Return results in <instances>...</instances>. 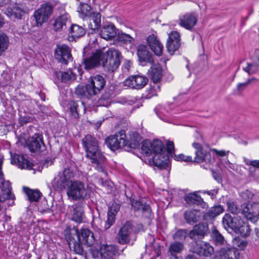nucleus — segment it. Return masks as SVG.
Returning a JSON list of instances; mask_svg holds the SVG:
<instances>
[{"label":"nucleus","mask_w":259,"mask_h":259,"mask_svg":"<svg viewBox=\"0 0 259 259\" xmlns=\"http://www.w3.org/2000/svg\"><path fill=\"white\" fill-rule=\"evenodd\" d=\"M259 69V65L255 62H247L245 66L242 67L244 71L246 72L249 75H253L256 73Z\"/></svg>","instance_id":"obj_40"},{"label":"nucleus","mask_w":259,"mask_h":259,"mask_svg":"<svg viewBox=\"0 0 259 259\" xmlns=\"http://www.w3.org/2000/svg\"><path fill=\"white\" fill-rule=\"evenodd\" d=\"M239 252L234 247L226 246L220 249L217 256L218 259H238Z\"/></svg>","instance_id":"obj_21"},{"label":"nucleus","mask_w":259,"mask_h":259,"mask_svg":"<svg viewBox=\"0 0 259 259\" xmlns=\"http://www.w3.org/2000/svg\"><path fill=\"white\" fill-rule=\"evenodd\" d=\"M85 33V30L81 26L72 24L70 28L69 40L73 41L75 38L82 36Z\"/></svg>","instance_id":"obj_25"},{"label":"nucleus","mask_w":259,"mask_h":259,"mask_svg":"<svg viewBox=\"0 0 259 259\" xmlns=\"http://www.w3.org/2000/svg\"><path fill=\"white\" fill-rule=\"evenodd\" d=\"M183 245L180 242H175L171 244L169 247V251L171 255L176 259H179L175 255L176 253L180 252L183 249Z\"/></svg>","instance_id":"obj_44"},{"label":"nucleus","mask_w":259,"mask_h":259,"mask_svg":"<svg viewBox=\"0 0 259 259\" xmlns=\"http://www.w3.org/2000/svg\"><path fill=\"white\" fill-rule=\"evenodd\" d=\"M208 227L206 223H199L194 226L193 229L189 233V236L192 239L203 238L207 234Z\"/></svg>","instance_id":"obj_17"},{"label":"nucleus","mask_w":259,"mask_h":259,"mask_svg":"<svg viewBox=\"0 0 259 259\" xmlns=\"http://www.w3.org/2000/svg\"><path fill=\"white\" fill-rule=\"evenodd\" d=\"M233 245L234 248L238 247L240 249H243L247 245V241L246 240L242 239L239 237H235L232 241Z\"/></svg>","instance_id":"obj_47"},{"label":"nucleus","mask_w":259,"mask_h":259,"mask_svg":"<svg viewBox=\"0 0 259 259\" xmlns=\"http://www.w3.org/2000/svg\"><path fill=\"white\" fill-rule=\"evenodd\" d=\"M148 79L141 75H134L129 77L124 81L125 86L133 89H141L147 83Z\"/></svg>","instance_id":"obj_14"},{"label":"nucleus","mask_w":259,"mask_h":259,"mask_svg":"<svg viewBox=\"0 0 259 259\" xmlns=\"http://www.w3.org/2000/svg\"><path fill=\"white\" fill-rule=\"evenodd\" d=\"M25 193L27 195L28 199L31 202L37 201L41 197V193L35 190H32L29 188H24Z\"/></svg>","instance_id":"obj_39"},{"label":"nucleus","mask_w":259,"mask_h":259,"mask_svg":"<svg viewBox=\"0 0 259 259\" xmlns=\"http://www.w3.org/2000/svg\"><path fill=\"white\" fill-rule=\"evenodd\" d=\"M227 209L233 214H237L240 212V209L235 201L229 200L227 202Z\"/></svg>","instance_id":"obj_48"},{"label":"nucleus","mask_w":259,"mask_h":259,"mask_svg":"<svg viewBox=\"0 0 259 259\" xmlns=\"http://www.w3.org/2000/svg\"><path fill=\"white\" fill-rule=\"evenodd\" d=\"M151 145L152 152L154 154L153 156L154 165L160 169H167L168 167V157L165 151L164 145L158 140H153Z\"/></svg>","instance_id":"obj_5"},{"label":"nucleus","mask_w":259,"mask_h":259,"mask_svg":"<svg viewBox=\"0 0 259 259\" xmlns=\"http://www.w3.org/2000/svg\"><path fill=\"white\" fill-rule=\"evenodd\" d=\"M105 80L104 77L100 75H96L91 77L90 81L88 84L89 92L93 95L98 94L105 85Z\"/></svg>","instance_id":"obj_13"},{"label":"nucleus","mask_w":259,"mask_h":259,"mask_svg":"<svg viewBox=\"0 0 259 259\" xmlns=\"http://www.w3.org/2000/svg\"><path fill=\"white\" fill-rule=\"evenodd\" d=\"M147 44L154 54L158 56H160L163 52V45L157 39V37L154 34L150 35L147 38Z\"/></svg>","instance_id":"obj_19"},{"label":"nucleus","mask_w":259,"mask_h":259,"mask_svg":"<svg viewBox=\"0 0 259 259\" xmlns=\"http://www.w3.org/2000/svg\"><path fill=\"white\" fill-rule=\"evenodd\" d=\"M69 15L65 13L60 16L55 21L54 24V29L56 31H60L63 29V27L65 26L67 23H69Z\"/></svg>","instance_id":"obj_32"},{"label":"nucleus","mask_w":259,"mask_h":259,"mask_svg":"<svg viewBox=\"0 0 259 259\" xmlns=\"http://www.w3.org/2000/svg\"><path fill=\"white\" fill-rule=\"evenodd\" d=\"M79 242L88 246L92 245L95 241L93 233L87 228L82 229L79 232L76 231Z\"/></svg>","instance_id":"obj_20"},{"label":"nucleus","mask_w":259,"mask_h":259,"mask_svg":"<svg viewBox=\"0 0 259 259\" xmlns=\"http://www.w3.org/2000/svg\"><path fill=\"white\" fill-rule=\"evenodd\" d=\"M241 213L248 220L255 222L259 219V202L244 203Z\"/></svg>","instance_id":"obj_9"},{"label":"nucleus","mask_w":259,"mask_h":259,"mask_svg":"<svg viewBox=\"0 0 259 259\" xmlns=\"http://www.w3.org/2000/svg\"><path fill=\"white\" fill-rule=\"evenodd\" d=\"M90 252L94 258H100L101 259V245L99 249L95 247H92L90 249Z\"/></svg>","instance_id":"obj_57"},{"label":"nucleus","mask_w":259,"mask_h":259,"mask_svg":"<svg viewBox=\"0 0 259 259\" xmlns=\"http://www.w3.org/2000/svg\"><path fill=\"white\" fill-rule=\"evenodd\" d=\"M145 202H143V200H134L133 199L131 200V205L133 207L135 210H139V208L143 206V204Z\"/></svg>","instance_id":"obj_58"},{"label":"nucleus","mask_w":259,"mask_h":259,"mask_svg":"<svg viewBox=\"0 0 259 259\" xmlns=\"http://www.w3.org/2000/svg\"><path fill=\"white\" fill-rule=\"evenodd\" d=\"M115 214L114 213L110 212L108 213V218L105 222L104 230L109 229L115 222Z\"/></svg>","instance_id":"obj_54"},{"label":"nucleus","mask_w":259,"mask_h":259,"mask_svg":"<svg viewBox=\"0 0 259 259\" xmlns=\"http://www.w3.org/2000/svg\"><path fill=\"white\" fill-rule=\"evenodd\" d=\"M192 146L196 149V156L194 159V161L197 163H200L203 161L204 157L207 151L204 150L201 144L198 143H193Z\"/></svg>","instance_id":"obj_30"},{"label":"nucleus","mask_w":259,"mask_h":259,"mask_svg":"<svg viewBox=\"0 0 259 259\" xmlns=\"http://www.w3.org/2000/svg\"><path fill=\"white\" fill-rule=\"evenodd\" d=\"M54 5L50 2L41 5L40 7L35 11L33 16L37 26H40L47 22L53 12Z\"/></svg>","instance_id":"obj_8"},{"label":"nucleus","mask_w":259,"mask_h":259,"mask_svg":"<svg viewBox=\"0 0 259 259\" xmlns=\"http://www.w3.org/2000/svg\"><path fill=\"white\" fill-rule=\"evenodd\" d=\"M180 40V35L177 31H173L169 34L167 41H177L178 42H181Z\"/></svg>","instance_id":"obj_56"},{"label":"nucleus","mask_w":259,"mask_h":259,"mask_svg":"<svg viewBox=\"0 0 259 259\" xmlns=\"http://www.w3.org/2000/svg\"><path fill=\"white\" fill-rule=\"evenodd\" d=\"M27 145L32 152H41L46 149V146L42 140V136L39 134H35L28 139Z\"/></svg>","instance_id":"obj_11"},{"label":"nucleus","mask_w":259,"mask_h":259,"mask_svg":"<svg viewBox=\"0 0 259 259\" xmlns=\"http://www.w3.org/2000/svg\"><path fill=\"white\" fill-rule=\"evenodd\" d=\"M198 212L195 209L188 210L184 214V219L189 224H193L196 223L199 219Z\"/></svg>","instance_id":"obj_34"},{"label":"nucleus","mask_w":259,"mask_h":259,"mask_svg":"<svg viewBox=\"0 0 259 259\" xmlns=\"http://www.w3.org/2000/svg\"><path fill=\"white\" fill-rule=\"evenodd\" d=\"M152 65L150 71V75L154 83L158 82L162 77V69L159 64H151Z\"/></svg>","instance_id":"obj_28"},{"label":"nucleus","mask_w":259,"mask_h":259,"mask_svg":"<svg viewBox=\"0 0 259 259\" xmlns=\"http://www.w3.org/2000/svg\"><path fill=\"white\" fill-rule=\"evenodd\" d=\"M116 29L113 24L104 26L100 31V36L106 39L110 40L116 35Z\"/></svg>","instance_id":"obj_23"},{"label":"nucleus","mask_w":259,"mask_h":259,"mask_svg":"<svg viewBox=\"0 0 259 259\" xmlns=\"http://www.w3.org/2000/svg\"><path fill=\"white\" fill-rule=\"evenodd\" d=\"M101 15L99 13H92L90 15L89 28L93 30L98 29L101 25Z\"/></svg>","instance_id":"obj_27"},{"label":"nucleus","mask_w":259,"mask_h":259,"mask_svg":"<svg viewBox=\"0 0 259 259\" xmlns=\"http://www.w3.org/2000/svg\"><path fill=\"white\" fill-rule=\"evenodd\" d=\"M176 159L178 161H184L185 162H192V157L190 156L185 155L183 154L175 156Z\"/></svg>","instance_id":"obj_60"},{"label":"nucleus","mask_w":259,"mask_h":259,"mask_svg":"<svg viewBox=\"0 0 259 259\" xmlns=\"http://www.w3.org/2000/svg\"><path fill=\"white\" fill-rule=\"evenodd\" d=\"M137 55L140 64L143 66L148 63H154L152 55L149 52L146 45L141 44L138 46Z\"/></svg>","instance_id":"obj_15"},{"label":"nucleus","mask_w":259,"mask_h":259,"mask_svg":"<svg viewBox=\"0 0 259 259\" xmlns=\"http://www.w3.org/2000/svg\"><path fill=\"white\" fill-rule=\"evenodd\" d=\"M55 74L58 79H60L61 82L65 83L72 81L76 79V75L71 70L66 71H56Z\"/></svg>","instance_id":"obj_26"},{"label":"nucleus","mask_w":259,"mask_h":259,"mask_svg":"<svg viewBox=\"0 0 259 259\" xmlns=\"http://www.w3.org/2000/svg\"><path fill=\"white\" fill-rule=\"evenodd\" d=\"M69 109L70 114L72 117L74 119H77L79 117V114L78 111V105L77 102L71 101L69 103Z\"/></svg>","instance_id":"obj_46"},{"label":"nucleus","mask_w":259,"mask_h":259,"mask_svg":"<svg viewBox=\"0 0 259 259\" xmlns=\"http://www.w3.org/2000/svg\"><path fill=\"white\" fill-rule=\"evenodd\" d=\"M115 250L112 245H101V259H114Z\"/></svg>","instance_id":"obj_29"},{"label":"nucleus","mask_w":259,"mask_h":259,"mask_svg":"<svg viewBox=\"0 0 259 259\" xmlns=\"http://www.w3.org/2000/svg\"><path fill=\"white\" fill-rule=\"evenodd\" d=\"M187 234L186 230H179L173 235V238L175 240H183L185 239Z\"/></svg>","instance_id":"obj_55"},{"label":"nucleus","mask_w":259,"mask_h":259,"mask_svg":"<svg viewBox=\"0 0 259 259\" xmlns=\"http://www.w3.org/2000/svg\"><path fill=\"white\" fill-rule=\"evenodd\" d=\"M103 56L104 52L98 50L89 58L84 59V68L87 70H90L99 66L102 58V57Z\"/></svg>","instance_id":"obj_16"},{"label":"nucleus","mask_w":259,"mask_h":259,"mask_svg":"<svg viewBox=\"0 0 259 259\" xmlns=\"http://www.w3.org/2000/svg\"><path fill=\"white\" fill-rule=\"evenodd\" d=\"M253 196V193L248 190H246L241 193V197L245 200L252 199Z\"/></svg>","instance_id":"obj_59"},{"label":"nucleus","mask_w":259,"mask_h":259,"mask_svg":"<svg viewBox=\"0 0 259 259\" xmlns=\"http://www.w3.org/2000/svg\"><path fill=\"white\" fill-rule=\"evenodd\" d=\"M67 195L73 200H82L88 196V190L83 182L77 180L71 181L68 187Z\"/></svg>","instance_id":"obj_6"},{"label":"nucleus","mask_w":259,"mask_h":259,"mask_svg":"<svg viewBox=\"0 0 259 259\" xmlns=\"http://www.w3.org/2000/svg\"><path fill=\"white\" fill-rule=\"evenodd\" d=\"M74 177L73 170L70 168H64L62 173L56 177L53 182L52 186L58 190H63L68 186L69 182Z\"/></svg>","instance_id":"obj_7"},{"label":"nucleus","mask_w":259,"mask_h":259,"mask_svg":"<svg viewBox=\"0 0 259 259\" xmlns=\"http://www.w3.org/2000/svg\"><path fill=\"white\" fill-rule=\"evenodd\" d=\"M181 46V42H178L174 41H167L166 43V48L171 55H172L174 53L180 48Z\"/></svg>","instance_id":"obj_50"},{"label":"nucleus","mask_w":259,"mask_h":259,"mask_svg":"<svg viewBox=\"0 0 259 259\" xmlns=\"http://www.w3.org/2000/svg\"><path fill=\"white\" fill-rule=\"evenodd\" d=\"M82 145L86 157L96 170L103 172L106 159L99 149L96 139L91 135H87L82 139Z\"/></svg>","instance_id":"obj_1"},{"label":"nucleus","mask_w":259,"mask_h":259,"mask_svg":"<svg viewBox=\"0 0 259 259\" xmlns=\"http://www.w3.org/2000/svg\"><path fill=\"white\" fill-rule=\"evenodd\" d=\"M224 211V208L221 205H217L211 207L209 211L204 215V219L206 221L214 219Z\"/></svg>","instance_id":"obj_33"},{"label":"nucleus","mask_w":259,"mask_h":259,"mask_svg":"<svg viewBox=\"0 0 259 259\" xmlns=\"http://www.w3.org/2000/svg\"><path fill=\"white\" fill-rule=\"evenodd\" d=\"M194 252L200 256L208 257L213 254L214 249L208 243L202 242L196 244L194 248Z\"/></svg>","instance_id":"obj_22"},{"label":"nucleus","mask_w":259,"mask_h":259,"mask_svg":"<svg viewBox=\"0 0 259 259\" xmlns=\"http://www.w3.org/2000/svg\"><path fill=\"white\" fill-rule=\"evenodd\" d=\"M203 161L209 163H213L214 162V158L210 153L207 152L204 157Z\"/></svg>","instance_id":"obj_63"},{"label":"nucleus","mask_w":259,"mask_h":259,"mask_svg":"<svg viewBox=\"0 0 259 259\" xmlns=\"http://www.w3.org/2000/svg\"><path fill=\"white\" fill-rule=\"evenodd\" d=\"M72 219L75 222L81 223L83 217V210L80 205H74Z\"/></svg>","instance_id":"obj_36"},{"label":"nucleus","mask_w":259,"mask_h":259,"mask_svg":"<svg viewBox=\"0 0 259 259\" xmlns=\"http://www.w3.org/2000/svg\"><path fill=\"white\" fill-rule=\"evenodd\" d=\"M139 210H141L143 215L148 218H151L153 216L152 210L148 204L145 202L143 204Z\"/></svg>","instance_id":"obj_53"},{"label":"nucleus","mask_w":259,"mask_h":259,"mask_svg":"<svg viewBox=\"0 0 259 259\" xmlns=\"http://www.w3.org/2000/svg\"><path fill=\"white\" fill-rule=\"evenodd\" d=\"M80 242H77L75 241L70 240L68 242V245L70 248L72 247L76 253L78 254H82L83 252V248L81 245Z\"/></svg>","instance_id":"obj_52"},{"label":"nucleus","mask_w":259,"mask_h":259,"mask_svg":"<svg viewBox=\"0 0 259 259\" xmlns=\"http://www.w3.org/2000/svg\"><path fill=\"white\" fill-rule=\"evenodd\" d=\"M166 150H167V152L168 154L172 155L174 153V150H175V146H174V142L172 141H167Z\"/></svg>","instance_id":"obj_61"},{"label":"nucleus","mask_w":259,"mask_h":259,"mask_svg":"<svg viewBox=\"0 0 259 259\" xmlns=\"http://www.w3.org/2000/svg\"><path fill=\"white\" fill-rule=\"evenodd\" d=\"M184 199L189 204H199L203 202V199L196 192L189 193L185 195Z\"/></svg>","instance_id":"obj_35"},{"label":"nucleus","mask_w":259,"mask_h":259,"mask_svg":"<svg viewBox=\"0 0 259 259\" xmlns=\"http://www.w3.org/2000/svg\"><path fill=\"white\" fill-rule=\"evenodd\" d=\"M16 159L20 168L28 169L32 168L33 164L25 159L23 155H18Z\"/></svg>","instance_id":"obj_41"},{"label":"nucleus","mask_w":259,"mask_h":259,"mask_svg":"<svg viewBox=\"0 0 259 259\" xmlns=\"http://www.w3.org/2000/svg\"><path fill=\"white\" fill-rule=\"evenodd\" d=\"M9 45V39L5 33L0 34V56L8 49Z\"/></svg>","instance_id":"obj_43"},{"label":"nucleus","mask_w":259,"mask_h":259,"mask_svg":"<svg viewBox=\"0 0 259 259\" xmlns=\"http://www.w3.org/2000/svg\"><path fill=\"white\" fill-rule=\"evenodd\" d=\"M133 232V226L130 221L126 222L120 228L117 235V239L120 244H126L130 242L131 236Z\"/></svg>","instance_id":"obj_10"},{"label":"nucleus","mask_w":259,"mask_h":259,"mask_svg":"<svg viewBox=\"0 0 259 259\" xmlns=\"http://www.w3.org/2000/svg\"><path fill=\"white\" fill-rule=\"evenodd\" d=\"M91 7L85 3H81L77 8V12L79 17L84 19L91 15Z\"/></svg>","instance_id":"obj_42"},{"label":"nucleus","mask_w":259,"mask_h":259,"mask_svg":"<svg viewBox=\"0 0 259 259\" xmlns=\"http://www.w3.org/2000/svg\"><path fill=\"white\" fill-rule=\"evenodd\" d=\"M197 15L193 13H187L180 18L179 25L188 30H191L196 24Z\"/></svg>","instance_id":"obj_18"},{"label":"nucleus","mask_w":259,"mask_h":259,"mask_svg":"<svg viewBox=\"0 0 259 259\" xmlns=\"http://www.w3.org/2000/svg\"><path fill=\"white\" fill-rule=\"evenodd\" d=\"M55 57L59 62L67 64L69 60H72L70 49L66 45H57Z\"/></svg>","instance_id":"obj_12"},{"label":"nucleus","mask_w":259,"mask_h":259,"mask_svg":"<svg viewBox=\"0 0 259 259\" xmlns=\"http://www.w3.org/2000/svg\"><path fill=\"white\" fill-rule=\"evenodd\" d=\"M222 224L227 231L239 233L244 237L250 234V229L248 222L244 221L239 215L232 216L230 214L226 213L222 218Z\"/></svg>","instance_id":"obj_2"},{"label":"nucleus","mask_w":259,"mask_h":259,"mask_svg":"<svg viewBox=\"0 0 259 259\" xmlns=\"http://www.w3.org/2000/svg\"><path fill=\"white\" fill-rule=\"evenodd\" d=\"M244 162L246 165L252 166L248 168L249 176L254 178H256L257 169H259V160H250L244 158Z\"/></svg>","instance_id":"obj_31"},{"label":"nucleus","mask_w":259,"mask_h":259,"mask_svg":"<svg viewBox=\"0 0 259 259\" xmlns=\"http://www.w3.org/2000/svg\"><path fill=\"white\" fill-rule=\"evenodd\" d=\"M117 39L124 44H131L134 41V38L131 35L124 33H119L117 35Z\"/></svg>","instance_id":"obj_49"},{"label":"nucleus","mask_w":259,"mask_h":259,"mask_svg":"<svg viewBox=\"0 0 259 259\" xmlns=\"http://www.w3.org/2000/svg\"><path fill=\"white\" fill-rule=\"evenodd\" d=\"M75 94L80 98H89L90 96H93L89 92L88 84L85 86L83 85H78L75 89Z\"/></svg>","instance_id":"obj_38"},{"label":"nucleus","mask_w":259,"mask_h":259,"mask_svg":"<svg viewBox=\"0 0 259 259\" xmlns=\"http://www.w3.org/2000/svg\"><path fill=\"white\" fill-rule=\"evenodd\" d=\"M31 120V117L28 116H21L19 119V122L21 125H23L30 122Z\"/></svg>","instance_id":"obj_64"},{"label":"nucleus","mask_w":259,"mask_h":259,"mask_svg":"<svg viewBox=\"0 0 259 259\" xmlns=\"http://www.w3.org/2000/svg\"><path fill=\"white\" fill-rule=\"evenodd\" d=\"M141 150L146 156H150L153 153L151 142L148 140H145L143 142Z\"/></svg>","instance_id":"obj_45"},{"label":"nucleus","mask_w":259,"mask_h":259,"mask_svg":"<svg viewBox=\"0 0 259 259\" xmlns=\"http://www.w3.org/2000/svg\"><path fill=\"white\" fill-rule=\"evenodd\" d=\"M211 151L214 153L217 156L224 157L228 155L229 151L225 150H218L216 149H212Z\"/></svg>","instance_id":"obj_62"},{"label":"nucleus","mask_w":259,"mask_h":259,"mask_svg":"<svg viewBox=\"0 0 259 259\" xmlns=\"http://www.w3.org/2000/svg\"><path fill=\"white\" fill-rule=\"evenodd\" d=\"M102 58V66L104 71L112 73L118 68L122 56L118 50L110 48L106 52H104V56Z\"/></svg>","instance_id":"obj_4"},{"label":"nucleus","mask_w":259,"mask_h":259,"mask_svg":"<svg viewBox=\"0 0 259 259\" xmlns=\"http://www.w3.org/2000/svg\"><path fill=\"white\" fill-rule=\"evenodd\" d=\"M136 139L133 142H129L126 138L125 132L121 130L116 133L114 135L110 136L106 139V143L108 147L112 150L114 151L121 147L128 145L130 147L136 148L139 146L140 137L136 133L135 134Z\"/></svg>","instance_id":"obj_3"},{"label":"nucleus","mask_w":259,"mask_h":259,"mask_svg":"<svg viewBox=\"0 0 259 259\" xmlns=\"http://www.w3.org/2000/svg\"><path fill=\"white\" fill-rule=\"evenodd\" d=\"M256 80V79L255 77H251L250 78H248L246 81L242 83H239L236 87L237 91L239 93H242L247 87L248 85L250 84L253 81Z\"/></svg>","instance_id":"obj_51"},{"label":"nucleus","mask_w":259,"mask_h":259,"mask_svg":"<svg viewBox=\"0 0 259 259\" xmlns=\"http://www.w3.org/2000/svg\"><path fill=\"white\" fill-rule=\"evenodd\" d=\"M24 11L18 5L9 6L5 10V14L10 18L21 19L24 14Z\"/></svg>","instance_id":"obj_24"},{"label":"nucleus","mask_w":259,"mask_h":259,"mask_svg":"<svg viewBox=\"0 0 259 259\" xmlns=\"http://www.w3.org/2000/svg\"><path fill=\"white\" fill-rule=\"evenodd\" d=\"M211 236L213 241L217 245H223L226 242L224 236L215 228H213L212 230Z\"/></svg>","instance_id":"obj_37"}]
</instances>
